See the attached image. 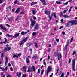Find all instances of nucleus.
Here are the masks:
<instances>
[{
	"instance_id": "nucleus-46",
	"label": "nucleus",
	"mask_w": 77,
	"mask_h": 77,
	"mask_svg": "<svg viewBox=\"0 0 77 77\" xmlns=\"http://www.w3.org/2000/svg\"><path fill=\"white\" fill-rule=\"evenodd\" d=\"M55 40L56 41H57V42H59V39L55 38Z\"/></svg>"
},
{
	"instance_id": "nucleus-15",
	"label": "nucleus",
	"mask_w": 77,
	"mask_h": 77,
	"mask_svg": "<svg viewBox=\"0 0 77 77\" xmlns=\"http://www.w3.org/2000/svg\"><path fill=\"white\" fill-rule=\"evenodd\" d=\"M4 53H1V59H3V56H4Z\"/></svg>"
},
{
	"instance_id": "nucleus-37",
	"label": "nucleus",
	"mask_w": 77,
	"mask_h": 77,
	"mask_svg": "<svg viewBox=\"0 0 77 77\" xmlns=\"http://www.w3.org/2000/svg\"><path fill=\"white\" fill-rule=\"evenodd\" d=\"M57 71V72L56 73V74H58V72L59 71V69H58L57 70H56Z\"/></svg>"
},
{
	"instance_id": "nucleus-55",
	"label": "nucleus",
	"mask_w": 77,
	"mask_h": 77,
	"mask_svg": "<svg viewBox=\"0 0 77 77\" xmlns=\"http://www.w3.org/2000/svg\"><path fill=\"white\" fill-rule=\"evenodd\" d=\"M61 21L62 23H63V19H61Z\"/></svg>"
},
{
	"instance_id": "nucleus-23",
	"label": "nucleus",
	"mask_w": 77,
	"mask_h": 77,
	"mask_svg": "<svg viewBox=\"0 0 77 77\" xmlns=\"http://www.w3.org/2000/svg\"><path fill=\"white\" fill-rule=\"evenodd\" d=\"M13 57H16V58H18V56L16 55L15 54L13 55Z\"/></svg>"
},
{
	"instance_id": "nucleus-59",
	"label": "nucleus",
	"mask_w": 77,
	"mask_h": 77,
	"mask_svg": "<svg viewBox=\"0 0 77 77\" xmlns=\"http://www.w3.org/2000/svg\"><path fill=\"white\" fill-rule=\"evenodd\" d=\"M14 10H15V9H14V8H13L12 10V12H14Z\"/></svg>"
},
{
	"instance_id": "nucleus-11",
	"label": "nucleus",
	"mask_w": 77,
	"mask_h": 77,
	"mask_svg": "<svg viewBox=\"0 0 77 77\" xmlns=\"http://www.w3.org/2000/svg\"><path fill=\"white\" fill-rule=\"evenodd\" d=\"M36 3H37V2H33L31 3V6H32V5H35L36 4Z\"/></svg>"
},
{
	"instance_id": "nucleus-13",
	"label": "nucleus",
	"mask_w": 77,
	"mask_h": 77,
	"mask_svg": "<svg viewBox=\"0 0 77 77\" xmlns=\"http://www.w3.org/2000/svg\"><path fill=\"white\" fill-rule=\"evenodd\" d=\"M20 35V33H17L16 34H15V38H18L19 36V35Z\"/></svg>"
},
{
	"instance_id": "nucleus-50",
	"label": "nucleus",
	"mask_w": 77,
	"mask_h": 77,
	"mask_svg": "<svg viewBox=\"0 0 77 77\" xmlns=\"http://www.w3.org/2000/svg\"><path fill=\"white\" fill-rule=\"evenodd\" d=\"M38 72L39 73H40V69H39L38 70Z\"/></svg>"
},
{
	"instance_id": "nucleus-63",
	"label": "nucleus",
	"mask_w": 77,
	"mask_h": 77,
	"mask_svg": "<svg viewBox=\"0 0 77 77\" xmlns=\"http://www.w3.org/2000/svg\"><path fill=\"white\" fill-rule=\"evenodd\" d=\"M75 9H76V10H77V7H76V6L75 7Z\"/></svg>"
},
{
	"instance_id": "nucleus-54",
	"label": "nucleus",
	"mask_w": 77,
	"mask_h": 77,
	"mask_svg": "<svg viewBox=\"0 0 77 77\" xmlns=\"http://www.w3.org/2000/svg\"><path fill=\"white\" fill-rule=\"evenodd\" d=\"M62 34H63V35H65V32H64V31H63L62 32Z\"/></svg>"
},
{
	"instance_id": "nucleus-56",
	"label": "nucleus",
	"mask_w": 77,
	"mask_h": 77,
	"mask_svg": "<svg viewBox=\"0 0 77 77\" xmlns=\"http://www.w3.org/2000/svg\"><path fill=\"white\" fill-rule=\"evenodd\" d=\"M10 69H11V71H13V69H12V67H10Z\"/></svg>"
},
{
	"instance_id": "nucleus-16",
	"label": "nucleus",
	"mask_w": 77,
	"mask_h": 77,
	"mask_svg": "<svg viewBox=\"0 0 77 77\" xmlns=\"http://www.w3.org/2000/svg\"><path fill=\"white\" fill-rule=\"evenodd\" d=\"M23 68L24 70V71L26 72V66L23 67Z\"/></svg>"
},
{
	"instance_id": "nucleus-52",
	"label": "nucleus",
	"mask_w": 77,
	"mask_h": 77,
	"mask_svg": "<svg viewBox=\"0 0 77 77\" xmlns=\"http://www.w3.org/2000/svg\"><path fill=\"white\" fill-rule=\"evenodd\" d=\"M63 28V26H61L59 28V29H62Z\"/></svg>"
},
{
	"instance_id": "nucleus-12",
	"label": "nucleus",
	"mask_w": 77,
	"mask_h": 77,
	"mask_svg": "<svg viewBox=\"0 0 77 77\" xmlns=\"http://www.w3.org/2000/svg\"><path fill=\"white\" fill-rule=\"evenodd\" d=\"M39 27V26L38 25H36L34 29H35V30H37L38 29V27Z\"/></svg>"
},
{
	"instance_id": "nucleus-2",
	"label": "nucleus",
	"mask_w": 77,
	"mask_h": 77,
	"mask_svg": "<svg viewBox=\"0 0 77 77\" xmlns=\"http://www.w3.org/2000/svg\"><path fill=\"white\" fill-rule=\"evenodd\" d=\"M68 23L71 24V25H72V26L74 25V24H77V20H75L74 21H69Z\"/></svg>"
},
{
	"instance_id": "nucleus-28",
	"label": "nucleus",
	"mask_w": 77,
	"mask_h": 77,
	"mask_svg": "<svg viewBox=\"0 0 77 77\" xmlns=\"http://www.w3.org/2000/svg\"><path fill=\"white\" fill-rule=\"evenodd\" d=\"M36 35V33L35 32H33L32 33V35L33 36H35Z\"/></svg>"
},
{
	"instance_id": "nucleus-20",
	"label": "nucleus",
	"mask_w": 77,
	"mask_h": 77,
	"mask_svg": "<svg viewBox=\"0 0 77 77\" xmlns=\"http://www.w3.org/2000/svg\"><path fill=\"white\" fill-rule=\"evenodd\" d=\"M20 8H18L16 11H15V13H17V14H18V12H19V11L20 10Z\"/></svg>"
},
{
	"instance_id": "nucleus-14",
	"label": "nucleus",
	"mask_w": 77,
	"mask_h": 77,
	"mask_svg": "<svg viewBox=\"0 0 77 77\" xmlns=\"http://www.w3.org/2000/svg\"><path fill=\"white\" fill-rule=\"evenodd\" d=\"M63 17L64 18H69V16L66 15H64L63 16Z\"/></svg>"
},
{
	"instance_id": "nucleus-36",
	"label": "nucleus",
	"mask_w": 77,
	"mask_h": 77,
	"mask_svg": "<svg viewBox=\"0 0 77 77\" xmlns=\"http://www.w3.org/2000/svg\"><path fill=\"white\" fill-rule=\"evenodd\" d=\"M32 66V69H33V71H35V67L33 66Z\"/></svg>"
},
{
	"instance_id": "nucleus-44",
	"label": "nucleus",
	"mask_w": 77,
	"mask_h": 77,
	"mask_svg": "<svg viewBox=\"0 0 77 77\" xmlns=\"http://www.w3.org/2000/svg\"><path fill=\"white\" fill-rule=\"evenodd\" d=\"M4 52H5L6 51H7V49H6V48H5L4 50Z\"/></svg>"
},
{
	"instance_id": "nucleus-48",
	"label": "nucleus",
	"mask_w": 77,
	"mask_h": 77,
	"mask_svg": "<svg viewBox=\"0 0 77 77\" xmlns=\"http://www.w3.org/2000/svg\"><path fill=\"white\" fill-rule=\"evenodd\" d=\"M33 19H34V20H36V17L35 16H34L33 17Z\"/></svg>"
},
{
	"instance_id": "nucleus-3",
	"label": "nucleus",
	"mask_w": 77,
	"mask_h": 77,
	"mask_svg": "<svg viewBox=\"0 0 77 77\" xmlns=\"http://www.w3.org/2000/svg\"><path fill=\"white\" fill-rule=\"evenodd\" d=\"M75 60H73L72 63V69L73 71H75Z\"/></svg>"
},
{
	"instance_id": "nucleus-38",
	"label": "nucleus",
	"mask_w": 77,
	"mask_h": 77,
	"mask_svg": "<svg viewBox=\"0 0 77 77\" xmlns=\"http://www.w3.org/2000/svg\"><path fill=\"white\" fill-rule=\"evenodd\" d=\"M72 41H73V37H72L71 38L70 42H71Z\"/></svg>"
},
{
	"instance_id": "nucleus-35",
	"label": "nucleus",
	"mask_w": 77,
	"mask_h": 77,
	"mask_svg": "<svg viewBox=\"0 0 77 77\" xmlns=\"http://www.w3.org/2000/svg\"><path fill=\"white\" fill-rule=\"evenodd\" d=\"M44 73V70H41V75H42V74H43V73Z\"/></svg>"
},
{
	"instance_id": "nucleus-24",
	"label": "nucleus",
	"mask_w": 77,
	"mask_h": 77,
	"mask_svg": "<svg viewBox=\"0 0 77 77\" xmlns=\"http://www.w3.org/2000/svg\"><path fill=\"white\" fill-rule=\"evenodd\" d=\"M26 62L27 63H29V59L28 58L26 59Z\"/></svg>"
},
{
	"instance_id": "nucleus-43",
	"label": "nucleus",
	"mask_w": 77,
	"mask_h": 77,
	"mask_svg": "<svg viewBox=\"0 0 77 77\" xmlns=\"http://www.w3.org/2000/svg\"><path fill=\"white\" fill-rule=\"evenodd\" d=\"M53 73H52L51 74V75H50L49 76V77H52V76H53Z\"/></svg>"
},
{
	"instance_id": "nucleus-45",
	"label": "nucleus",
	"mask_w": 77,
	"mask_h": 77,
	"mask_svg": "<svg viewBox=\"0 0 77 77\" xmlns=\"http://www.w3.org/2000/svg\"><path fill=\"white\" fill-rule=\"evenodd\" d=\"M76 54V52H75V51H74L72 54V55H74V54Z\"/></svg>"
},
{
	"instance_id": "nucleus-30",
	"label": "nucleus",
	"mask_w": 77,
	"mask_h": 77,
	"mask_svg": "<svg viewBox=\"0 0 77 77\" xmlns=\"http://www.w3.org/2000/svg\"><path fill=\"white\" fill-rule=\"evenodd\" d=\"M44 64L45 65H46V63L45 62V60L44 59V61H43Z\"/></svg>"
},
{
	"instance_id": "nucleus-8",
	"label": "nucleus",
	"mask_w": 77,
	"mask_h": 77,
	"mask_svg": "<svg viewBox=\"0 0 77 77\" xmlns=\"http://www.w3.org/2000/svg\"><path fill=\"white\" fill-rule=\"evenodd\" d=\"M30 31L29 30H28L27 32H24L23 31H22L21 32V34L22 35H26V33H27L29 32Z\"/></svg>"
},
{
	"instance_id": "nucleus-60",
	"label": "nucleus",
	"mask_w": 77,
	"mask_h": 77,
	"mask_svg": "<svg viewBox=\"0 0 77 77\" xmlns=\"http://www.w3.org/2000/svg\"><path fill=\"white\" fill-rule=\"evenodd\" d=\"M27 72H28L30 73V69H28V70Z\"/></svg>"
},
{
	"instance_id": "nucleus-7",
	"label": "nucleus",
	"mask_w": 77,
	"mask_h": 77,
	"mask_svg": "<svg viewBox=\"0 0 77 77\" xmlns=\"http://www.w3.org/2000/svg\"><path fill=\"white\" fill-rule=\"evenodd\" d=\"M0 28L2 29H3V30H5V32L8 31V30H7V29L4 28L3 26V25H0Z\"/></svg>"
},
{
	"instance_id": "nucleus-64",
	"label": "nucleus",
	"mask_w": 77,
	"mask_h": 77,
	"mask_svg": "<svg viewBox=\"0 0 77 77\" xmlns=\"http://www.w3.org/2000/svg\"><path fill=\"white\" fill-rule=\"evenodd\" d=\"M4 39L5 40V42H7V39H6V38H5Z\"/></svg>"
},
{
	"instance_id": "nucleus-9",
	"label": "nucleus",
	"mask_w": 77,
	"mask_h": 77,
	"mask_svg": "<svg viewBox=\"0 0 77 77\" xmlns=\"http://www.w3.org/2000/svg\"><path fill=\"white\" fill-rule=\"evenodd\" d=\"M5 59H6V61H5V66H6L7 65H8V57H5Z\"/></svg>"
},
{
	"instance_id": "nucleus-61",
	"label": "nucleus",
	"mask_w": 77,
	"mask_h": 77,
	"mask_svg": "<svg viewBox=\"0 0 77 77\" xmlns=\"http://www.w3.org/2000/svg\"><path fill=\"white\" fill-rule=\"evenodd\" d=\"M7 77H11V76L9 75H8L7 76Z\"/></svg>"
},
{
	"instance_id": "nucleus-47",
	"label": "nucleus",
	"mask_w": 77,
	"mask_h": 77,
	"mask_svg": "<svg viewBox=\"0 0 77 77\" xmlns=\"http://www.w3.org/2000/svg\"><path fill=\"white\" fill-rule=\"evenodd\" d=\"M71 60L70 59H69L68 60V62L69 63H71Z\"/></svg>"
},
{
	"instance_id": "nucleus-25",
	"label": "nucleus",
	"mask_w": 77,
	"mask_h": 77,
	"mask_svg": "<svg viewBox=\"0 0 77 77\" xmlns=\"http://www.w3.org/2000/svg\"><path fill=\"white\" fill-rule=\"evenodd\" d=\"M6 36L8 37H12V35H10L8 34H7Z\"/></svg>"
},
{
	"instance_id": "nucleus-49",
	"label": "nucleus",
	"mask_w": 77,
	"mask_h": 77,
	"mask_svg": "<svg viewBox=\"0 0 77 77\" xmlns=\"http://www.w3.org/2000/svg\"><path fill=\"white\" fill-rule=\"evenodd\" d=\"M6 26H7L8 27H10V26L9 25H8V24H6Z\"/></svg>"
},
{
	"instance_id": "nucleus-58",
	"label": "nucleus",
	"mask_w": 77,
	"mask_h": 77,
	"mask_svg": "<svg viewBox=\"0 0 77 77\" xmlns=\"http://www.w3.org/2000/svg\"><path fill=\"white\" fill-rule=\"evenodd\" d=\"M11 66V64H10V63H9L8 64V66Z\"/></svg>"
},
{
	"instance_id": "nucleus-53",
	"label": "nucleus",
	"mask_w": 77,
	"mask_h": 77,
	"mask_svg": "<svg viewBox=\"0 0 77 77\" xmlns=\"http://www.w3.org/2000/svg\"><path fill=\"white\" fill-rule=\"evenodd\" d=\"M66 12V10H64L63 11V13H64V14H65Z\"/></svg>"
},
{
	"instance_id": "nucleus-40",
	"label": "nucleus",
	"mask_w": 77,
	"mask_h": 77,
	"mask_svg": "<svg viewBox=\"0 0 77 77\" xmlns=\"http://www.w3.org/2000/svg\"><path fill=\"white\" fill-rule=\"evenodd\" d=\"M56 3H57V4H60V2H58L57 1H56Z\"/></svg>"
},
{
	"instance_id": "nucleus-5",
	"label": "nucleus",
	"mask_w": 77,
	"mask_h": 77,
	"mask_svg": "<svg viewBox=\"0 0 77 77\" xmlns=\"http://www.w3.org/2000/svg\"><path fill=\"white\" fill-rule=\"evenodd\" d=\"M51 70V68L50 66H48V69L46 72V74L47 75H48V73H49L50 71Z\"/></svg>"
},
{
	"instance_id": "nucleus-29",
	"label": "nucleus",
	"mask_w": 77,
	"mask_h": 77,
	"mask_svg": "<svg viewBox=\"0 0 77 77\" xmlns=\"http://www.w3.org/2000/svg\"><path fill=\"white\" fill-rule=\"evenodd\" d=\"M32 14L34 15H35L36 13H35V10H32Z\"/></svg>"
},
{
	"instance_id": "nucleus-51",
	"label": "nucleus",
	"mask_w": 77,
	"mask_h": 77,
	"mask_svg": "<svg viewBox=\"0 0 77 77\" xmlns=\"http://www.w3.org/2000/svg\"><path fill=\"white\" fill-rule=\"evenodd\" d=\"M17 1H14V4H17Z\"/></svg>"
},
{
	"instance_id": "nucleus-4",
	"label": "nucleus",
	"mask_w": 77,
	"mask_h": 77,
	"mask_svg": "<svg viewBox=\"0 0 77 77\" xmlns=\"http://www.w3.org/2000/svg\"><path fill=\"white\" fill-rule=\"evenodd\" d=\"M30 21L31 22V26H33L35 24V21L33 20L32 19H30Z\"/></svg>"
},
{
	"instance_id": "nucleus-1",
	"label": "nucleus",
	"mask_w": 77,
	"mask_h": 77,
	"mask_svg": "<svg viewBox=\"0 0 77 77\" xmlns=\"http://www.w3.org/2000/svg\"><path fill=\"white\" fill-rule=\"evenodd\" d=\"M27 41V38H24L23 40H22L20 43V47H22L23 46L24 43V42H26V41Z\"/></svg>"
},
{
	"instance_id": "nucleus-62",
	"label": "nucleus",
	"mask_w": 77,
	"mask_h": 77,
	"mask_svg": "<svg viewBox=\"0 0 77 77\" xmlns=\"http://www.w3.org/2000/svg\"><path fill=\"white\" fill-rule=\"evenodd\" d=\"M1 3H2V0H0V4Z\"/></svg>"
},
{
	"instance_id": "nucleus-27",
	"label": "nucleus",
	"mask_w": 77,
	"mask_h": 77,
	"mask_svg": "<svg viewBox=\"0 0 77 77\" xmlns=\"http://www.w3.org/2000/svg\"><path fill=\"white\" fill-rule=\"evenodd\" d=\"M52 15L54 16V18H56L57 17L56 15V14H55V13H53Z\"/></svg>"
},
{
	"instance_id": "nucleus-34",
	"label": "nucleus",
	"mask_w": 77,
	"mask_h": 77,
	"mask_svg": "<svg viewBox=\"0 0 77 77\" xmlns=\"http://www.w3.org/2000/svg\"><path fill=\"white\" fill-rule=\"evenodd\" d=\"M36 59V56H33L32 57V59H34V60H35Z\"/></svg>"
},
{
	"instance_id": "nucleus-31",
	"label": "nucleus",
	"mask_w": 77,
	"mask_h": 77,
	"mask_svg": "<svg viewBox=\"0 0 77 77\" xmlns=\"http://www.w3.org/2000/svg\"><path fill=\"white\" fill-rule=\"evenodd\" d=\"M35 47H36V48H37V47H38V45H37V43L35 42Z\"/></svg>"
},
{
	"instance_id": "nucleus-17",
	"label": "nucleus",
	"mask_w": 77,
	"mask_h": 77,
	"mask_svg": "<svg viewBox=\"0 0 77 77\" xmlns=\"http://www.w3.org/2000/svg\"><path fill=\"white\" fill-rule=\"evenodd\" d=\"M53 17V15H51V16H50V15H49V21H50L52 19V17Z\"/></svg>"
},
{
	"instance_id": "nucleus-19",
	"label": "nucleus",
	"mask_w": 77,
	"mask_h": 77,
	"mask_svg": "<svg viewBox=\"0 0 77 77\" xmlns=\"http://www.w3.org/2000/svg\"><path fill=\"white\" fill-rule=\"evenodd\" d=\"M5 48L7 51H9V50H10V49H11V47H6Z\"/></svg>"
},
{
	"instance_id": "nucleus-6",
	"label": "nucleus",
	"mask_w": 77,
	"mask_h": 77,
	"mask_svg": "<svg viewBox=\"0 0 77 77\" xmlns=\"http://www.w3.org/2000/svg\"><path fill=\"white\" fill-rule=\"evenodd\" d=\"M57 56L58 57V60H60V59H62V55L61 54H60V55L59 54H57Z\"/></svg>"
},
{
	"instance_id": "nucleus-42",
	"label": "nucleus",
	"mask_w": 77,
	"mask_h": 77,
	"mask_svg": "<svg viewBox=\"0 0 77 77\" xmlns=\"http://www.w3.org/2000/svg\"><path fill=\"white\" fill-rule=\"evenodd\" d=\"M21 55V54H18L17 55V56L18 57H20V56Z\"/></svg>"
},
{
	"instance_id": "nucleus-57",
	"label": "nucleus",
	"mask_w": 77,
	"mask_h": 77,
	"mask_svg": "<svg viewBox=\"0 0 77 77\" xmlns=\"http://www.w3.org/2000/svg\"><path fill=\"white\" fill-rule=\"evenodd\" d=\"M48 59L49 60V59H50V56L48 55Z\"/></svg>"
},
{
	"instance_id": "nucleus-33",
	"label": "nucleus",
	"mask_w": 77,
	"mask_h": 77,
	"mask_svg": "<svg viewBox=\"0 0 77 77\" xmlns=\"http://www.w3.org/2000/svg\"><path fill=\"white\" fill-rule=\"evenodd\" d=\"M26 75H27L26 74H23L22 76V77H26Z\"/></svg>"
},
{
	"instance_id": "nucleus-18",
	"label": "nucleus",
	"mask_w": 77,
	"mask_h": 77,
	"mask_svg": "<svg viewBox=\"0 0 77 77\" xmlns=\"http://www.w3.org/2000/svg\"><path fill=\"white\" fill-rule=\"evenodd\" d=\"M72 1V0H70L68 1H67L66 3L64 4L65 5H68V3H69V2H71Z\"/></svg>"
},
{
	"instance_id": "nucleus-22",
	"label": "nucleus",
	"mask_w": 77,
	"mask_h": 77,
	"mask_svg": "<svg viewBox=\"0 0 77 77\" xmlns=\"http://www.w3.org/2000/svg\"><path fill=\"white\" fill-rule=\"evenodd\" d=\"M65 26L66 27H69L70 25L69 24H66Z\"/></svg>"
},
{
	"instance_id": "nucleus-41",
	"label": "nucleus",
	"mask_w": 77,
	"mask_h": 77,
	"mask_svg": "<svg viewBox=\"0 0 77 77\" xmlns=\"http://www.w3.org/2000/svg\"><path fill=\"white\" fill-rule=\"evenodd\" d=\"M24 14V12H21L20 13V15H22V14Z\"/></svg>"
},
{
	"instance_id": "nucleus-39",
	"label": "nucleus",
	"mask_w": 77,
	"mask_h": 77,
	"mask_svg": "<svg viewBox=\"0 0 77 77\" xmlns=\"http://www.w3.org/2000/svg\"><path fill=\"white\" fill-rule=\"evenodd\" d=\"M62 15H63V13L62 11L60 12V17H61V16H62Z\"/></svg>"
},
{
	"instance_id": "nucleus-21",
	"label": "nucleus",
	"mask_w": 77,
	"mask_h": 77,
	"mask_svg": "<svg viewBox=\"0 0 77 77\" xmlns=\"http://www.w3.org/2000/svg\"><path fill=\"white\" fill-rule=\"evenodd\" d=\"M68 44H67L65 45V48L64 49V50H66V51L67 50V47H68Z\"/></svg>"
},
{
	"instance_id": "nucleus-32",
	"label": "nucleus",
	"mask_w": 77,
	"mask_h": 77,
	"mask_svg": "<svg viewBox=\"0 0 77 77\" xmlns=\"http://www.w3.org/2000/svg\"><path fill=\"white\" fill-rule=\"evenodd\" d=\"M60 77H64V74L62 73Z\"/></svg>"
},
{
	"instance_id": "nucleus-10",
	"label": "nucleus",
	"mask_w": 77,
	"mask_h": 77,
	"mask_svg": "<svg viewBox=\"0 0 77 77\" xmlns=\"http://www.w3.org/2000/svg\"><path fill=\"white\" fill-rule=\"evenodd\" d=\"M50 11H47L45 12V14H46L47 15H50Z\"/></svg>"
},
{
	"instance_id": "nucleus-26",
	"label": "nucleus",
	"mask_w": 77,
	"mask_h": 77,
	"mask_svg": "<svg viewBox=\"0 0 77 77\" xmlns=\"http://www.w3.org/2000/svg\"><path fill=\"white\" fill-rule=\"evenodd\" d=\"M42 3H43L44 5H46V3H45V1H43L42 2Z\"/></svg>"
}]
</instances>
